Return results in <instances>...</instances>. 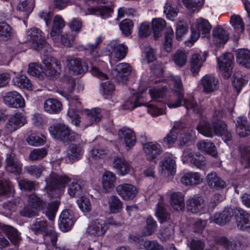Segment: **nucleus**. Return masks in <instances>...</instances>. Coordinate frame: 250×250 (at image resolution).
<instances>
[{"instance_id": "obj_53", "label": "nucleus", "mask_w": 250, "mask_h": 250, "mask_svg": "<svg viewBox=\"0 0 250 250\" xmlns=\"http://www.w3.org/2000/svg\"><path fill=\"white\" fill-rule=\"evenodd\" d=\"M78 111L79 109L75 108L74 101H72L70 103V107L69 108L67 112V115L75 126H79L81 123L80 117L78 114Z\"/></svg>"}, {"instance_id": "obj_21", "label": "nucleus", "mask_w": 250, "mask_h": 250, "mask_svg": "<svg viewBox=\"0 0 250 250\" xmlns=\"http://www.w3.org/2000/svg\"><path fill=\"white\" fill-rule=\"evenodd\" d=\"M131 70V67L128 63H120L117 64L113 70L112 74L113 75L116 77L119 81L124 83L127 80Z\"/></svg>"}, {"instance_id": "obj_33", "label": "nucleus", "mask_w": 250, "mask_h": 250, "mask_svg": "<svg viewBox=\"0 0 250 250\" xmlns=\"http://www.w3.org/2000/svg\"><path fill=\"white\" fill-rule=\"evenodd\" d=\"M236 131L240 137H246L250 134V126L246 117H241L237 118Z\"/></svg>"}, {"instance_id": "obj_28", "label": "nucleus", "mask_w": 250, "mask_h": 250, "mask_svg": "<svg viewBox=\"0 0 250 250\" xmlns=\"http://www.w3.org/2000/svg\"><path fill=\"white\" fill-rule=\"evenodd\" d=\"M108 47L112 49V53L117 60L124 59L127 52V47L124 44L120 43L118 40L112 41Z\"/></svg>"}, {"instance_id": "obj_62", "label": "nucleus", "mask_w": 250, "mask_h": 250, "mask_svg": "<svg viewBox=\"0 0 250 250\" xmlns=\"http://www.w3.org/2000/svg\"><path fill=\"white\" fill-rule=\"evenodd\" d=\"M12 34V29L6 22H0V38L3 40H7Z\"/></svg>"}, {"instance_id": "obj_60", "label": "nucleus", "mask_w": 250, "mask_h": 250, "mask_svg": "<svg viewBox=\"0 0 250 250\" xmlns=\"http://www.w3.org/2000/svg\"><path fill=\"white\" fill-rule=\"evenodd\" d=\"M188 31V26L187 23L183 21H179L177 24L176 31V39L181 41L182 37L187 33Z\"/></svg>"}, {"instance_id": "obj_52", "label": "nucleus", "mask_w": 250, "mask_h": 250, "mask_svg": "<svg viewBox=\"0 0 250 250\" xmlns=\"http://www.w3.org/2000/svg\"><path fill=\"white\" fill-rule=\"evenodd\" d=\"M156 214L161 223L166 222L170 218V215L167 212L163 202H159L157 205Z\"/></svg>"}, {"instance_id": "obj_11", "label": "nucleus", "mask_w": 250, "mask_h": 250, "mask_svg": "<svg viewBox=\"0 0 250 250\" xmlns=\"http://www.w3.org/2000/svg\"><path fill=\"white\" fill-rule=\"evenodd\" d=\"M234 213L235 215L238 229L248 231L250 226V215L240 208L234 209Z\"/></svg>"}, {"instance_id": "obj_49", "label": "nucleus", "mask_w": 250, "mask_h": 250, "mask_svg": "<svg viewBox=\"0 0 250 250\" xmlns=\"http://www.w3.org/2000/svg\"><path fill=\"white\" fill-rule=\"evenodd\" d=\"M68 192L71 196L81 197L83 195V188L77 182L73 181L69 185Z\"/></svg>"}, {"instance_id": "obj_46", "label": "nucleus", "mask_w": 250, "mask_h": 250, "mask_svg": "<svg viewBox=\"0 0 250 250\" xmlns=\"http://www.w3.org/2000/svg\"><path fill=\"white\" fill-rule=\"evenodd\" d=\"M157 228L156 221L151 217H149L146 219V226L142 230V234L145 236H150L155 232Z\"/></svg>"}, {"instance_id": "obj_25", "label": "nucleus", "mask_w": 250, "mask_h": 250, "mask_svg": "<svg viewBox=\"0 0 250 250\" xmlns=\"http://www.w3.org/2000/svg\"><path fill=\"white\" fill-rule=\"evenodd\" d=\"M26 118L21 113H16L12 115L6 124V128L10 132H13L26 123Z\"/></svg>"}, {"instance_id": "obj_57", "label": "nucleus", "mask_w": 250, "mask_h": 250, "mask_svg": "<svg viewBox=\"0 0 250 250\" xmlns=\"http://www.w3.org/2000/svg\"><path fill=\"white\" fill-rule=\"evenodd\" d=\"M230 22L238 34L242 33L244 29V25L242 20L240 16L233 15L231 17Z\"/></svg>"}, {"instance_id": "obj_30", "label": "nucleus", "mask_w": 250, "mask_h": 250, "mask_svg": "<svg viewBox=\"0 0 250 250\" xmlns=\"http://www.w3.org/2000/svg\"><path fill=\"white\" fill-rule=\"evenodd\" d=\"M65 25V22L60 15H56L53 21V25L50 31V37L56 40Z\"/></svg>"}, {"instance_id": "obj_4", "label": "nucleus", "mask_w": 250, "mask_h": 250, "mask_svg": "<svg viewBox=\"0 0 250 250\" xmlns=\"http://www.w3.org/2000/svg\"><path fill=\"white\" fill-rule=\"evenodd\" d=\"M227 125L222 120L213 121L210 125L208 121H201L197 126V130L201 134L207 137H212L214 135H220L226 130Z\"/></svg>"}, {"instance_id": "obj_27", "label": "nucleus", "mask_w": 250, "mask_h": 250, "mask_svg": "<svg viewBox=\"0 0 250 250\" xmlns=\"http://www.w3.org/2000/svg\"><path fill=\"white\" fill-rule=\"evenodd\" d=\"M180 181L183 185L186 186H195L201 184L203 178L198 172H188L181 177Z\"/></svg>"}, {"instance_id": "obj_64", "label": "nucleus", "mask_w": 250, "mask_h": 250, "mask_svg": "<svg viewBox=\"0 0 250 250\" xmlns=\"http://www.w3.org/2000/svg\"><path fill=\"white\" fill-rule=\"evenodd\" d=\"M91 156L94 159L104 158L107 154V150L99 146H94L91 151Z\"/></svg>"}, {"instance_id": "obj_19", "label": "nucleus", "mask_w": 250, "mask_h": 250, "mask_svg": "<svg viewBox=\"0 0 250 250\" xmlns=\"http://www.w3.org/2000/svg\"><path fill=\"white\" fill-rule=\"evenodd\" d=\"M120 139L124 141L127 149L131 148L136 143V136L134 132L130 128L123 127L118 131Z\"/></svg>"}, {"instance_id": "obj_29", "label": "nucleus", "mask_w": 250, "mask_h": 250, "mask_svg": "<svg viewBox=\"0 0 250 250\" xmlns=\"http://www.w3.org/2000/svg\"><path fill=\"white\" fill-rule=\"evenodd\" d=\"M213 41L216 45L224 44L229 39V34L221 27H216L212 30Z\"/></svg>"}, {"instance_id": "obj_50", "label": "nucleus", "mask_w": 250, "mask_h": 250, "mask_svg": "<svg viewBox=\"0 0 250 250\" xmlns=\"http://www.w3.org/2000/svg\"><path fill=\"white\" fill-rule=\"evenodd\" d=\"M34 4V0H20L17 8L18 10L25 12L26 16H28L33 9Z\"/></svg>"}, {"instance_id": "obj_44", "label": "nucleus", "mask_w": 250, "mask_h": 250, "mask_svg": "<svg viewBox=\"0 0 250 250\" xmlns=\"http://www.w3.org/2000/svg\"><path fill=\"white\" fill-rule=\"evenodd\" d=\"M13 83L15 85L21 88H25L28 90L32 89V84L25 75H21L16 76L13 79Z\"/></svg>"}, {"instance_id": "obj_61", "label": "nucleus", "mask_w": 250, "mask_h": 250, "mask_svg": "<svg viewBox=\"0 0 250 250\" xmlns=\"http://www.w3.org/2000/svg\"><path fill=\"white\" fill-rule=\"evenodd\" d=\"M166 26L165 21L162 19H156L152 21V26L155 37L157 38L160 31Z\"/></svg>"}, {"instance_id": "obj_12", "label": "nucleus", "mask_w": 250, "mask_h": 250, "mask_svg": "<svg viewBox=\"0 0 250 250\" xmlns=\"http://www.w3.org/2000/svg\"><path fill=\"white\" fill-rule=\"evenodd\" d=\"M44 64L43 73L49 77H53L59 74L61 70L60 62L50 57H45L42 60Z\"/></svg>"}, {"instance_id": "obj_23", "label": "nucleus", "mask_w": 250, "mask_h": 250, "mask_svg": "<svg viewBox=\"0 0 250 250\" xmlns=\"http://www.w3.org/2000/svg\"><path fill=\"white\" fill-rule=\"evenodd\" d=\"M144 150L146 159L153 161L160 155L162 148L161 146L155 142H148L144 145Z\"/></svg>"}, {"instance_id": "obj_56", "label": "nucleus", "mask_w": 250, "mask_h": 250, "mask_svg": "<svg viewBox=\"0 0 250 250\" xmlns=\"http://www.w3.org/2000/svg\"><path fill=\"white\" fill-rule=\"evenodd\" d=\"M182 1L188 9L194 12L199 11L203 4L204 0H182Z\"/></svg>"}, {"instance_id": "obj_59", "label": "nucleus", "mask_w": 250, "mask_h": 250, "mask_svg": "<svg viewBox=\"0 0 250 250\" xmlns=\"http://www.w3.org/2000/svg\"><path fill=\"white\" fill-rule=\"evenodd\" d=\"M167 88L166 86L161 87H153L149 90V93L151 99L153 100L162 98L166 94Z\"/></svg>"}, {"instance_id": "obj_17", "label": "nucleus", "mask_w": 250, "mask_h": 250, "mask_svg": "<svg viewBox=\"0 0 250 250\" xmlns=\"http://www.w3.org/2000/svg\"><path fill=\"white\" fill-rule=\"evenodd\" d=\"M116 190L118 194L125 200L133 199L138 192L137 188L130 184H121L117 187Z\"/></svg>"}, {"instance_id": "obj_20", "label": "nucleus", "mask_w": 250, "mask_h": 250, "mask_svg": "<svg viewBox=\"0 0 250 250\" xmlns=\"http://www.w3.org/2000/svg\"><path fill=\"white\" fill-rule=\"evenodd\" d=\"M200 84L203 87V91L210 93L218 88V80L213 75H206L201 80Z\"/></svg>"}, {"instance_id": "obj_14", "label": "nucleus", "mask_w": 250, "mask_h": 250, "mask_svg": "<svg viewBox=\"0 0 250 250\" xmlns=\"http://www.w3.org/2000/svg\"><path fill=\"white\" fill-rule=\"evenodd\" d=\"M188 210L192 213H197L204 211L206 205L203 198L199 196H190L187 201Z\"/></svg>"}, {"instance_id": "obj_7", "label": "nucleus", "mask_w": 250, "mask_h": 250, "mask_svg": "<svg viewBox=\"0 0 250 250\" xmlns=\"http://www.w3.org/2000/svg\"><path fill=\"white\" fill-rule=\"evenodd\" d=\"M218 66L225 79L230 77L234 65V58L232 54L226 53L217 59Z\"/></svg>"}, {"instance_id": "obj_51", "label": "nucleus", "mask_w": 250, "mask_h": 250, "mask_svg": "<svg viewBox=\"0 0 250 250\" xmlns=\"http://www.w3.org/2000/svg\"><path fill=\"white\" fill-rule=\"evenodd\" d=\"M108 205L110 211L112 213L119 212L122 208V202L118 197L114 195L109 198Z\"/></svg>"}, {"instance_id": "obj_26", "label": "nucleus", "mask_w": 250, "mask_h": 250, "mask_svg": "<svg viewBox=\"0 0 250 250\" xmlns=\"http://www.w3.org/2000/svg\"><path fill=\"white\" fill-rule=\"evenodd\" d=\"M67 66L70 71L76 75L83 73L88 70V65L86 63L82 62L81 59L78 58L68 60Z\"/></svg>"}, {"instance_id": "obj_1", "label": "nucleus", "mask_w": 250, "mask_h": 250, "mask_svg": "<svg viewBox=\"0 0 250 250\" xmlns=\"http://www.w3.org/2000/svg\"><path fill=\"white\" fill-rule=\"evenodd\" d=\"M172 81L175 88V92L168 101L167 106L170 108H176L184 105L188 112L200 114L202 108L198 104L193 96L189 95L187 98L184 97L180 78L178 76L173 77Z\"/></svg>"}, {"instance_id": "obj_38", "label": "nucleus", "mask_w": 250, "mask_h": 250, "mask_svg": "<svg viewBox=\"0 0 250 250\" xmlns=\"http://www.w3.org/2000/svg\"><path fill=\"white\" fill-rule=\"evenodd\" d=\"M174 234V226L173 224H169L164 226L160 229L158 237L162 241H166L172 239Z\"/></svg>"}, {"instance_id": "obj_48", "label": "nucleus", "mask_w": 250, "mask_h": 250, "mask_svg": "<svg viewBox=\"0 0 250 250\" xmlns=\"http://www.w3.org/2000/svg\"><path fill=\"white\" fill-rule=\"evenodd\" d=\"M4 231L13 244L16 245L20 241L19 232L15 228L11 226H5L4 227Z\"/></svg>"}, {"instance_id": "obj_31", "label": "nucleus", "mask_w": 250, "mask_h": 250, "mask_svg": "<svg viewBox=\"0 0 250 250\" xmlns=\"http://www.w3.org/2000/svg\"><path fill=\"white\" fill-rule=\"evenodd\" d=\"M44 110L50 114H57L60 112L62 108V103L55 99H48L45 101L43 104Z\"/></svg>"}, {"instance_id": "obj_24", "label": "nucleus", "mask_w": 250, "mask_h": 250, "mask_svg": "<svg viewBox=\"0 0 250 250\" xmlns=\"http://www.w3.org/2000/svg\"><path fill=\"white\" fill-rule=\"evenodd\" d=\"M233 213L234 209L226 208L222 212H216L213 216L210 217V222H214L220 225H224L230 220Z\"/></svg>"}, {"instance_id": "obj_40", "label": "nucleus", "mask_w": 250, "mask_h": 250, "mask_svg": "<svg viewBox=\"0 0 250 250\" xmlns=\"http://www.w3.org/2000/svg\"><path fill=\"white\" fill-rule=\"evenodd\" d=\"M196 146L199 150L205 151L213 157H215L217 155L215 146L210 142L201 140L197 143Z\"/></svg>"}, {"instance_id": "obj_43", "label": "nucleus", "mask_w": 250, "mask_h": 250, "mask_svg": "<svg viewBox=\"0 0 250 250\" xmlns=\"http://www.w3.org/2000/svg\"><path fill=\"white\" fill-rule=\"evenodd\" d=\"M179 138V145L183 146L188 144L195 138V132L191 127H188L186 131L180 133Z\"/></svg>"}, {"instance_id": "obj_18", "label": "nucleus", "mask_w": 250, "mask_h": 250, "mask_svg": "<svg viewBox=\"0 0 250 250\" xmlns=\"http://www.w3.org/2000/svg\"><path fill=\"white\" fill-rule=\"evenodd\" d=\"M75 80L74 78L69 77L66 82H63V84L65 85V87L64 88L63 92L65 93V96L66 97L67 99L69 101V107H70V103L72 101H74V105L75 108L78 109L81 107V103L79 100L77 96H72L70 94L73 92L75 88Z\"/></svg>"}, {"instance_id": "obj_13", "label": "nucleus", "mask_w": 250, "mask_h": 250, "mask_svg": "<svg viewBox=\"0 0 250 250\" xmlns=\"http://www.w3.org/2000/svg\"><path fill=\"white\" fill-rule=\"evenodd\" d=\"M5 163V169L8 172L16 175L21 173L22 165L15 153L10 152L7 154Z\"/></svg>"}, {"instance_id": "obj_2", "label": "nucleus", "mask_w": 250, "mask_h": 250, "mask_svg": "<svg viewBox=\"0 0 250 250\" xmlns=\"http://www.w3.org/2000/svg\"><path fill=\"white\" fill-rule=\"evenodd\" d=\"M49 131L55 139L64 143H68L79 138V135L72 131L70 128L63 124L57 123L50 126Z\"/></svg>"}, {"instance_id": "obj_41", "label": "nucleus", "mask_w": 250, "mask_h": 250, "mask_svg": "<svg viewBox=\"0 0 250 250\" xmlns=\"http://www.w3.org/2000/svg\"><path fill=\"white\" fill-rule=\"evenodd\" d=\"M236 61L239 64L246 68H250V51L246 49L238 50Z\"/></svg>"}, {"instance_id": "obj_54", "label": "nucleus", "mask_w": 250, "mask_h": 250, "mask_svg": "<svg viewBox=\"0 0 250 250\" xmlns=\"http://www.w3.org/2000/svg\"><path fill=\"white\" fill-rule=\"evenodd\" d=\"M187 53L183 50H178L172 57L174 63L179 67H182L187 62Z\"/></svg>"}, {"instance_id": "obj_55", "label": "nucleus", "mask_w": 250, "mask_h": 250, "mask_svg": "<svg viewBox=\"0 0 250 250\" xmlns=\"http://www.w3.org/2000/svg\"><path fill=\"white\" fill-rule=\"evenodd\" d=\"M220 243L228 250H241V244L239 241H230L226 237H222L220 239Z\"/></svg>"}, {"instance_id": "obj_45", "label": "nucleus", "mask_w": 250, "mask_h": 250, "mask_svg": "<svg viewBox=\"0 0 250 250\" xmlns=\"http://www.w3.org/2000/svg\"><path fill=\"white\" fill-rule=\"evenodd\" d=\"M101 112V109L98 108H94L88 111L86 119L89 123L86 125L85 127L99 122L102 117Z\"/></svg>"}, {"instance_id": "obj_16", "label": "nucleus", "mask_w": 250, "mask_h": 250, "mask_svg": "<svg viewBox=\"0 0 250 250\" xmlns=\"http://www.w3.org/2000/svg\"><path fill=\"white\" fill-rule=\"evenodd\" d=\"M75 221L74 212L71 210H64L61 213L59 225L63 231H67L73 226Z\"/></svg>"}, {"instance_id": "obj_3", "label": "nucleus", "mask_w": 250, "mask_h": 250, "mask_svg": "<svg viewBox=\"0 0 250 250\" xmlns=\"http://www.w3.org/2000/svg\"><path fill=\"white\" fill-rule=\"evenodd\" d=\"M28 204L37 211L44 209L46 215L51 220L54 219L58 207L57 203L47 205L45 202L34 193L31 194L28 196Z\"/></svg>"}, {"instance_id": "obj_42", "label": "nucleus", "mask_w": 250, "mask_h": 250, "mask_svg": "<svg viewBox=\"0 0 250 250\" xmlns=\"http://www.w3.org/2000/svg\"><path fill=\"white\" fill-rule=\"evenodd\" d=\"M206 58L203 59L199 53L193 54L190 60L191 71L195 75L198 74Z\"/></svg>"}, {"instance_id": "obj_58", "label": "nucleus", "mask_w": 250, "mask_h": 250, "mask_svg": "<svg viewBox=\"0 0 250 250\" xmlns=\"http://www.w3.org/2000/svg\"><path fill=\"white\" fill-rule=\"evenodd\" d=\"M25 170L31 176L39 178L45 170V168L42 165H33L27 167Z\"/></svg>"}, {"instance_id": "obj_34", "label": "nucleus", "mask_w": 250, "mask_h": 250, "mask_svg": "<svg viewBox=\"0 0 250 250\" xmlns=\"http://www.w3.org/2000/svg\"><path fill=\"white\" fill-rule=\"evenodd\" d=\"M159 166L161 168L162 173L166 176L173 175L175 172V161L171 158H167L161 162Z\"/></svg>"}, {"instance_id": "obj_10", "label": "nucleus", "mask_w": 250, "mask_h": 250, "mask_svg": "<svg viewBox=\"0 0 250 250\" xmlns=\"http://www.w3.org/2000/svg\"><path fill=\"white\" fill-rule=\"evenodd\" d=\"M108 229L107 224L103 219H98L92 221L86 230V233L94 237L103 236Z\"/></svg>"}, {"instance_id": "obj_32", "label": "nucleus", "mask_w": 250, "mask_h": 250, "mask_svg": "<svg viewBox=\"0 0 250 250\" xmlns=\"http://www.w3.org/2000/svg\"><path fill=\"white\" fill-rule=\"evenodd\" d=\"M207 182L208 186L215 189L224 188L226 183L217 176L215 172H210L207 176Z\"/></svg>"}, {"instance_id": "obj_37", "label": "nucleus", "mask_w": 250, "mask_h": 250, "mask_svg": "<svg viewBox=\"0 0 250 250\" xmlns=\"http://www.w3.org/2000/svg\"><path fill=\"white\" fill-rule=\"evenodd\" d=\"M170 202L172 207L176 210H182L185 208L184 197L182 193H172L170 195Z\"/></svg>"}, {"instance_id": "obj_9", "label": "nucleus", "mask_w": 250, "mask_h": 250, "mask_svg": "<svg viewBox=\"0 0 250 250\" xmlns=\"http://www.w3.org/2000/svg\"><path fill=\"white\" fill-rule=\"evenodd\" d=\"M27 39L31 42V47L36 50L42 48L45 44L43 33L40 29L35 27L28 30Z\"/></svg>"}, {"instance_id": "obj_22", "label": "nucleus", "mask_w": 250, "mask_h": 250, "mask_svg": "<svg viewBox=\"0 0 250 250\" xmlns=\"http://www.w3.org/2000/svg\"><path fill=\"white\" fill-rule=\"evenodd\" d=\"M52 223L48 224L44 218H37L31 226L32 230L36 234L44 233L49 235L51 232Z\"/></svg>"}, {"instance_id": "obj_15", "label": "nucleus", "mask_w": 250, "mask_h": 250, "mask_svg": "<svg viewBox=\"0 0 250 250\" xmlns=\"http://www.w3.org/2000/svg\"><path fill=\"white\" fill-rule=\"evenodd\" d=\"M4 103L11 107L21 108L25 106V101L17 92L13 91L6 93L3 97Z\"/></svg>"}, {"instance_id": "obj_6", "label": "nucleus", "mask_w": 250, "mask_h": 250, "mask_svg": "<svg viewBox=\"0 0 250 250\" xmlns=\"http://www.w3.org/2000/svg\"><path fill=\"white\" fill-rule=\"evenodd\" d=\"M211 26L208 21L203 18H199L196 21L195 26L191 28V41L195 42L199 38H208L209 36Z\"/></svg>"}, {"instance_id": "obj_8", "label": "nucleus", "mask_w": 250, "mask_h": 250, "mask_svg": "<svg viewBox=\"0 0 250 250\" xmlns=\"http://www.w3.org/2000/svg\"><path fill=\"white\" fill-rule=\"evenodd\" d=\"M184 163H190L197 168L202 169L206 165V159L204 156L198 153H195L191 148H186L184 150L183 155Z\"/></svg>"}, {"instance_id": "obj_5", "label": "nucleus", "mask_w": 250, "mask_h": 250, "mask_svg": "<svg viewBox=\"0 0 250 250\" xmlns=\"http://www.w3.org/2000/svg\"><path fill=\"white\" fill-rule=\"evenodd\" d=\"M70 179L66 176L59 175L56 173L51 172L49 176L45 179L46 188L47 191L60 192L64 190L66 184Z\"/></svg>"}, {"instance_id": "obj_36", "label": "nucleus", "mask_w": 250, "mask_h": 250, "mask_svg": "<svg viewBox=\"0 0 250 250\" xmlns=\"http://www.w3.org/2000/svg\"><path fill=\"white\" fill-rule=\"evenodd\" d=\"M88 11L90 14L99 15L102 18L106 19L111 16L113 9L106 6H95L89 8Z\"/></svg>"}, {"instance_id": "obj_35", "label": "nucleus", "mask_w": 250, "mask_h": 250, "mask_svg": "<svg viewBox=\"0 0 250 250\" xmlns=\"http://www.w3.org/2000/svg\"><path fill=\"white\" fill-rule=\"evenodd\" d=\"M116 181L115 175L110 171L104 173L102 178V186L106 192L113 189L115 185Z\"/></svg>"}, {"instance_id": "obj_47", "label": "nucleus", "mask_w": 250, "mask_h": 250, "mask_svg": "<svg viewBox=\"0 0 250 250\" xmlns=\"http://www.w3.org/2000/svg\"><path fill=\"white\" fill-rule=\"evenodd\" d=\"M115 90V85L110 82L107 81L101 84V92L103 96L105 99L112 98L114 94Z\"/></svg>"}, {"instance_id": "obj_39", "label": "nucleus", "mask_w": 250, "mask_h": 250, "mask_svg": "<svg viewBox=\"0 0 250 250\" xmlns=\"http://www.w3.org/2000/svg\"><path fill=\"white\" fill-rule=\"evenodd\" d=\"M83 152V149L79 145L71 144L67 150V157L70 161L77 160L81 158Z\"/></svg>"}, {"instance_id": "obj_63", "label": "nucleus", "mask_w": 250, "mask_h": 250, "mask_svg": "<svg viewBox=\"0 0 250 250\" xmlns=\"http://www.w3.org/2000/svg\"><path fill=\"white\" fill-rule=\"evenodd\" d=\"M27 72L30 75L39 77L43 73V68L38 63H31L29 64Z\"/></svg>"}]
</instances>
